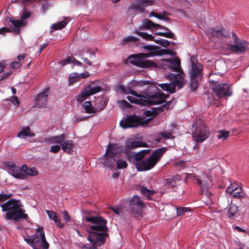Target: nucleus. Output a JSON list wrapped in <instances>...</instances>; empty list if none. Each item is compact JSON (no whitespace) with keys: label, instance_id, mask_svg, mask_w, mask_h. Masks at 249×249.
Masks as SVG:
<instances>
[{"label":"nucleus","instance_id":"obj_1","mask_svg":"<svg viewBox=\"0 0 249 249\" xmlns=\"http://www.w3.org/2000/svg\"><path fill=\"white\" fill-rule=\"evenodd\" d=\"M162 68L166 72L165 73L166 77L172 82L159 84L158 86L163 90L173 93L176 91V86L180 89L186 84V80L180 63H165L162 65Z\"/></svg>","mask_w":249,"mask_h":249},{"label":"nucleus","instance_id":"obj_2","mask_svg":"<svg viewBox=\"0 0 249 249\" xmlns=\"http://www.w3.org/2000/svg\"><path fill=\"white\" fill-rule=\"evenodd\" d=\"M163 54H169L172 58H166L162 61L165 62H181L177 53L169 49H162L147 53H140L129 55L124 62H154L151 60H144L146 58L153 56H161Z\"/></svg>","mask_w":249,"mask_h":249},{"label":"nucleus","instance_id":"obj_3","mask_svg":"<svg viewBox=\"0 0 249 249\" xmlns=\"http://www.w3.org/2000/svg\"><path fill=\"white\" fill-rule=\"evenodd\" d=\"M0 207L2 212H6L4 215L6 220L13 219L15 221H18L28 217V214L25 213V211L22 209V206L18 200L11 199L1 204Z\"/></svg>","mask_w":249,"mask_h":249},{"label":"nucleus","instance_id":"obj_4","mask_svg":"<svg viewBox=\"0 0 249 249\" xmlns=\"http://www.w3.org/2000/svg\"><path fill=\"white\" fill-rule=\"evenodd\" d=\"M165 147L156 149L153 153L146 160L136 161L135 166L138 171H145L153 168L159 162L164 153L166 151Z\"/></svg>","mask_w":249,"mask_h":249},{"label":"nucleus","instance_id":"obj_5","mask_svg":"<svg viewBox=\"0 0 249 249\" xmlns=\"http://www.w3.org/2000/svg\"><path fill=\"white\" fill-rule=\"evenodd\" d=\"M224 71H218L217 73L221 76ZM216 73L217 72L212 73L209 76V82L212 89H213L214 92L219 98L231 96L232 95L231 85H229L228 84L226 83L220 84L218 81L211 78L212 76Z\"/></svg>","mask_w":249,"mask_h":249},{"label":"nucleus","instance_id":"obj_6","mask_svg":"<svg viewBox=\"0 0 249 249\" xmlns=\"http://www.w3.org/2000/svg\"><path fill=\"white\" fill-rule=\"evenodd\" d=\"M193 127L194 130L192 136L196 142H202L209 137L210 135L209 128L201 121L194 122Z\"/></svg>","mask_w":249,"mask_h":249},{"label":"nucleus","instance_id":"obj_7","mask_svg":"<svg viewBox=\"0 0 249 249\" xmlns=\"http://www.w3.org/2000/svg\"><path fill=\"white\" fill-rule=\"evenodd\" d=\"M25 240L34 249H46L47 243L42 228H38L32 237L27 238Z\"/></svg>","mask_w":249,"mask_h":249},{"label":"nucleus","instance_id":"obj_8","mask_svg":"<svg viewBox=\"0 0 249 249\" xmlns=\"http://www.w3.org/2000/svg\"><path fill=\"white\" fill-rule=\"evenodd\" d=\"M119 148V146L118 144L109 143L104 157L100 159V162L105 166L112 168L115 164V157L117 153L120 152Z\"/></svg>","mask_w":249,"mask_h":249},{"label":"nucleus","instance_id":"obj_9","mask_svg":"<svg viewBox=\"0 0 249 249\" xmlns=\"http://www.w3.org/2000/svg\"><path fill=\"white\" fill-rule=\"evenodd\" d=\"M191 177H193L197 183L200 185L202 194L207 197L210 201L212 200V194L209 191L210 187L212 185V177L202 173L200 177H196L190 174Z\"/></svg>","mask_w":249,"mask_h":249},{"label":"nucleus","instance_id":"obj_10","mask_svg":"<svg viewBox=\"0 0 249 249\" xmlns=\"http://www.w3.org/2000/svg\"><path fill=\"white\" fill-rule=\"evenodd\" d=\"M190 86L193 91L196 90L198 86V81L202 77V66L201 63H191Z\"/></svg>","mask_w":249,"mask_h":249},{"label":"nucleus","instance_id":"obj_11","mask_svg":"<svg viewBox=\"0 0 249 249\" xmlns=\"http://www.w3.org/2000/svg\"><path fill=\"white\" fill-rule=\"evenodd\" d=\"M129 207L131 214L136 218H140L142 217V211L145 205L140 197L136 195L130 198Z\"/></svg>","mask_w":249,"mask_h":249},{"label":"nucleus","instance_id":"obj_12","mask_svg":"<svg viewBox=\"0 0 249 249\" xmlns=\"http://www.w3.org/2000/svg\"><path fill=\"white\" fill-rule=\"evenodd\" d=\"M119 90L124 94H130L133 96H128L127 99L131 103H134L142 105H146V97L142 94L138 93L136 91L132 90L129 87L125 88L124 86H120Z\"/></svg>","mask_w":249,"mask_h":249},{"label":"nucleus","instance_id":"obj_13","mask_svg":"<svg viewBox=\"0 0 249 249\" xmlns=\"http://www.w3.org/2000/svg\"><path fill=\"white\" fill-rule=\"evenodd\" d=\"M142 119L135 115H127L120 122V126L124 129L137 127L142 125Z\"/></svg>","mask_w":249,"mask_h":249},{"label":"nucleus","instance_id":"obj_14","mask_svg":"<svg viewBox=\"0 0 249 249\" xmlns=\"http://www.w3.org/2000/svg\"><path fill=\"white\" fill-rule=\"evenodd\" d=\"M85 220L93 224L90 226L93 231H105L107 229V221L100 216H86Z\"/></svg>","mask_w":249,"mask_h":249},{"label":"nucleus","instance_id":"obj_15","mask_svg":"<svg viewBox=\"0 0 249 249\" xmlns=\"http://www.w3.org/2000/svg\"><path fill=\"white\" fill-rule=\"evenodd\" d=\"M107 235V234L105 232L98 233L94 231H90L88 239L95 249L105 243Z\"/></svg>","mask_w":249,"mask_h":249},{"label":"nucleus","instance_id":"obj_16","mask_svg":"<svg viewBox=\"0 0 249 249\" xmlns=\"http://www.w3.org/2000/svg\"><path fill=\"white\" fill-rule=\"evenodd\" d=\"M145 143L135 139H127L125 142L124 147L119 146V151L125 153H129L131 150L138 147H144Z\"/></svg>","mask_w":249,"mask_h":249},{"label":"nucleus","instance_id":"obj_17","mask_svg":"<svg viewBox=\"0 0 249 249\" xmlns=\"http://www.w3.org/2000/svg\"><path fill=\"white\" fill-rule=\"evenodd\" d=\"M101 90L100 86L90 85L83 89L77 96L78 102H83L88 97L99 92Z\"/></svg>","mask_w":249,"mask_h":249},{"label":"nucleus","instance_id":"obj_18","mask_svg":"<svg viewBox=\"0 0 249 249\" xmlns=\"http://www.w3.org/2000/svg\"><path fill=\"white\" fill-rule=\"evenodd\" d=\"M226 192L233 197L241 198L244 196L242 187L237 182L231 183L226 190Z\"/></svg>","mask_w":249,"mask_h":249},{"label":"nucleus","instance_id":"obj_19","mask_svg":"<svg viewBox=\"0 0 249 249\" xmlns=\"http://www.w3.org/2000/svg\"><path fill=\"white\" fill-rule=\"evenodd\" d=\"M149 96L146 97V102L147 105L148 104L152 105H159L165 102V99L167 96L163 93L159 92L156 94L153 92L150 93Z\"/></svg>","mask_w":249,"mask_h":249},{"label":"nucleus","instance_id":"obj_20","mask_svg":"<svg viewBox=\"0 0 249 249\" xmlns=\"http://www.w3.org/2000/svg\"><path fill=\"white\" fill-rule=\"evenodd\" d=\"M235 45H231L232 50L235 52L244 53L248 49L249 43L247 41L239 39L235 33L232 34Z\"/></svg>","mask_w":249,"mask_h":249},{"label":"nucleus","instance_id":"obj_21","mask_svg":"<svg viewBox=\"0 0 249 249\" xmlns=\"http://www.w3.org/2000/svg\"><path fill=\"white\" fill-rule=\"evenodd\" d=\"M153 2V0H136L132 2L130 7L132 9L142 13L146 7L152 5Z\"/></svg>","mask_w":249,"mask_h":249},{"label":"nucleus","instance_id":"obj_22","mask_svg":"<svg viewBox=\"0 0 249 249\" xmlns=\"http://www.w3.org/2000/svg\"><path fill=\"white\" fill-rule=\"evenodd\" d=\"M168 107L165 105H163L159 108H157V111H154V110H145L144 111V115L146 117H150L149 118L143 120L142 119V121L143 122L142 123L143 124H142V126H144L148 124V122L150 121L153 118L155 117L157 114L158 111H160L161 112L164 111L165 110H167Z\"/></svg>","mask_w":249,"mask_h":249},{"label":"nucleus","instance_id":"obj_23","mask_svg":"<svg viewBox=\"0 0 249 249\" xmlns=\"http://www.w3.org/2000/svg\"><path fill=\"white\" fill-rule=\"evenodd\" d=\"M209 32L212 36H217L218 38L228 37L230 36L228 31L221 27L210 28L209 30Z\"/></svg>","mask_w":249,"mask_h":249},{"label":"nucleus","instance_id":"obj_24","mask_svg":"<svg viewBox=\"0 0 249 249\" xmlns=\"http://www.w3.org/2000/svg\"><path fill=\"white\" fill-rule=\"evenodd\" d=\"M36 106L37 107H42L45 106L47 102V91H44L37 95L36 99Z\"/></svg>","mask_w":249,"mask_h":249},{"label":"nucleus","instance_id":"obj_25","mask_svg":"<svg viewBox=\"0 0 249 249\" xmlns=\"http://www.w3.org/2000/svg\"><path fill=\"white\" fill-rule=\"evenodd\" d=\"M8 173L15 178L19 179H24L25 175L22 170V167L20 168L18 166H16L14 168L8 170Z\"/></svg>","mask_w":249,"mask_h":249},{"label":"nucleus","instance_id":"obj_26","mask_svg":"<svg viewBox=\"0 0 249 249\" xmlns=\"http://www.w3.org/2000/svg\"><path fill=\"white\" fill-rule=\"evenodd\" d=\"M94 105L97 113L103 110L106 107L107 103L103 98L99 97L96 99Z\"/></svg>","mask_w":249,"mask_h":249},{"label":"nucleus","instance_id":"obj_27","mask_svg":"<svg viewBox=\"0 0 249 249\" xmlns=\"http://www.w3.org/2000/svg\"><path fill=\"white\" fill-rule=\"evenodd\" d=\"M48 215L51 219L54 222L58 227L63 228L65 227V224L61 223L60 218L58 217L56 213L54 212L48 211Z\"/></svg>","mask_w":249,"mask_h":249},{"label":"nucleus","instance_id":"obj_28","mask_svg":"<svg viewBox=\"0 0 249 249\" xmlns=\"http://www.w3.org/2000/svg\"><path fill=\"white\" fill-rule=\"evenodd\" d=\"M61 145L64 152L68 154H70L72 152V148L73 146V143L71 140H67L62 142Z\"/></svg>","mask_w":249,"mask_h":249},{"label":"nucleus","instance_id":"obj_29","mask_svg":"<svg viewBox=\"0 0 249 249\" xmlns=\"http://www.w3.org/2000/svg\"><path fill=\"white\" fill-rule=\"evenodd\" d=\"M160 25L154 23L148 18H145L143 21L142 28L145 29H151L152 28H159Z\"/></svg>","mask_w":249,"mask_h":249},{"label":"nucleus","instance_id":"obj_30","mask_svg":"<svg viewBox=\"0 0 249 249\" xmlns=\"http://www.w3.org/2000/svg\"><path fill=\"white\" fill-rule=\"evenodd\" d=\"M22 170L23 173H25L28 176H35L37 174V171L34 167H28L25 164L22 166Z\"/></svg>","mask_w":249,"mask_h":249},{"label":"nucleus","instance_id":"obj_31","mask_svg":"<svg viewBox=\"0 0 249 249\" xmlns=\"http://www.w3.org/2000/svg\"><path fill=\"white\" fill-rule=\"evenodd\" d=\"M83 107L87 113H96L94 106L93 107L89 101L85 102L83 105Z\"/></svg>","mask_w":249,"mask_h":249},{"label":"nucleus","instance_id":"obj_32","mask_svg":"<svg viewBox=\"0 0 249 249\" xmlns=\"http://www.w3.org/2000/svg\"><path fill=\"white\" fill-rule=\"evenodd\" d=\"M65 135L62 134L59 136L51 137L48 138V142L50 143H61L64 141Z\"/></svg>","mask_w":249,"mask_h":249},{"label":"nucleus","instance_id":"obj_33","mask_svg":"<svg viewBox=\"0 0 249 249\" xmlns=\"http://www.w3.org/2000/svg\"><path fill=\"white\" fill-rule=\"evenodd\" d=\"M34 136L35 134L30 132V128L29 126H26V127L24 128L22 130L18 132L17 135V136L18 137H21L22 136L33 137Z\"/></svg>","mask_w":249,"mask_h":249},{"label":"nucleus","instance_id":"obj_34","mask_svg":"<svg viewBox=\"0 0 249 249\" xmlns=\"http://www.w3.org/2000/svg\"><path fill=\"white\" fill-rule=\"evenodd\" d=\"M10 22L14 25V26L17 29L16 30V33H19V28L24 25L23 21L19 19H14L12 18H10L9 19Z\"/></svg>","mask_w":249,"mask_h":249},{"label":"nucleus","instance_id":"obj_35","mask_svg":"<svg viewBox=\"0 0 249 249\" xmlns=\"http://www.w3.org/2000/svg\"><path fill=\"white\" fill-rule=\"evenodd\" d=\"M80 76L79 73L76 72H72L69 75V85H71L79 81Z\"/></svg>","mask_w":249,"mask_h":249},{"label":"nucleus","instance_id":"obj_36","mask_svg":"<svg viewBox=\"0 0 249 249\" xmlns=\"http://www.w3.org/2000/svg\"><path fill=\"white\" fill-rule=\"evenodd\" d=\"M159 28H160L161 29H164L166 31H167V32L163 33V36L167 37V38H172L174 39H176V37L175 35H174V34L173 33H172L170 31V30L169 29H168V28H167L165 26L160 25V27Z\"/></svg>","mask_w":249,"mask_h":249},{"label":"nucleus","instance_id":"obj_37","mask_svg":"<svg viewBox=\"0 0 249 249\" xmlns=\"http://www.w3.org/2000/svg\"><path fill=\"white\" fill-rule=\"evenodd\" d=\"M218 134L217 135L218 139L222 140L223 141L228 138L230 135V131L225 130H220L217 131Z\"/></svg>","mask_w":249,"mask_h":249},{"label":"nucleus","instance_id":"obj_38","mask_svg":"<svg viewBox=\"0 0 249 249\" xmlns=\"http://www.w3.org/2000/svg\"><path fill=\"white\" fill-rule=\"evenodd\" d=\"M238 212L237 206L234 204H231L228 210V215L229 217L235 216L236 213Z\"/></svg>","mask_w":249,"mask_h":249},{"label":"nucleus","instance_id":"obj_39","mask_svg":"<svg viewBox=\"0 0 249 249\" xmlns=\"http://www.w3.org/2000/svg\"><path fill=\"white\" fill-rule=\"evenodd\" d=\"M160 89L159 88L154 84H150L147 86L146 90V94L147 97L149 96V94H151L150 93L153 92L154 94H156L159 92Z\"/></svg>","mask_w":249,"mask_h":249},{"label":"nucleus","instance_id":"obj_40","mask_svg":"<svg viewBox=\"0 0 249 249\" xmlns=\"http://www.w3.org/2000/svg\"><path fill=\"white\" fill-rule=\"evenodd\" d=\"M134 33L146 40L150 41L154 40V37L152 35L148 34L147 33L141 32L137 30H135Z\"/></svg>","mask_w":249,"mask_h":249},{"label":"nucleus","instance_id":"obj_41","mask_svg":"<svg viewBox=\"0 0 249 249\" xmlns=\"http://www.w3.org/2000/svg\"><path fill=\"white\" fill-rule=\"evenodd\" d=\"M141 191L143 195L148 198L155 193V191L149 190L144 186L141 187Z\"/></svg>","mask_w":249,"mask_h":249},{"label":"nucleus","instance_id":"obj_42","mask_svg":"<svg viewBox=\"0 0 249 249\" xmlns=\"http://www.w3.org/2000/svg\"><path fill=\"white\" fill-rule=\"evenodd\" d=\"M67 23L68 22L65 20L61 21L60 22L53 24L52 26V29L55 30H61L64 28L66 26Z\"/></svg>","mask_w":249,"mask_h":249},{"label":"nucleus","instance_id":"obj_43","mask_svg":"<svg viewBox=\"0 0 249 249\" xmlns=\"http://www.w3.org/2000/svg\"><path fill=\"white\" fill-rule=\"evenodd\" d=\"M138 67L142 68H152L158 67V63H133Z\"/></svg>","mask_w":249,"mask_h":249},{"label":"nucleus","instance_id":"obj_44","mask_svg":"<svg viewBox=\"0 0 249 249\" xmlns=\"http://www.w3.org/2000/svg\"><path fill=\"white\" fill-rule=\"evenodd\" d=\"M116 163L117 168L119 169H124L127 167V163L124 160L119 159L117 161Z\"/></svg>","mask_w":249,"mask_h":249},{"label":"nucleus","instance_id":"obj_45","mask_svg":"<svg viewBox=\"0 0 249 249\" xmlns=\"http://www.w3.org/2000/svg\"><path fill=\"white\" fill-rule=\"evenodd\" d=\"M165 181L168 188H172L176 185V181L173 178H166Z\"/></svg>","mask_w":249,"mask_h":249},{"label":"nucleus","instance_id":"obj_46","mask_svg":"<svg viewBox=\"0 0 249 249\" xmlns=\"http://www.w3.org/2000/svg\"><path fill=\"white\" fill-rule=\"evenodd\" d=\"M186 161L184 160H180L178 161H175L174 162V165L178 168H182L185 167Z\"/></svg>","mask_w":249,"mask_h":249},{"label":"nucleus","instance_id":"obj_47","mask_svg":"<svg viewBox=\"0 0 249 249\" xmlns=\"http://www.w3.org/2000/svg\"><path fill=\"white\" fill-rule=\"evenodd\" d=\"M139 40V38L133 36H129L126 37H125L123 39V42L124 43L128 42H135Z\"/></svg>","mask_w":249,"mask_h":249},{"label":"nucleus","instance_id":"obj_48","mask_svg":"<svg viewBox=\"0 0 249 249\" xmlns=\"http://www.w3.org/2000/svg\"><path fill=\"white\" fill-rule=\"evenodd\" d=\"M177 215L180 216L183 215L185 212L188 211V209L185 207H180L177 208Z\"/></svg>","mask_w":249,"mask_h":249},{"label":"nucleus","instance_id":"obj_49","mask_svg":"<svg viewBox=\"0 0 249 249\" xmlns=\"http://www.w3.org/2000/svg\"><path fill=\"white\" fill-rule=\"evenodd\" d=\"M59 62H80L76 60L72 55L68 56L66 59H63Z\"/></svg>","mask_w":249,"mask_h":249},{"label":"nucleus","instance_id":"obj_50","mask_svg":"<svg viewBox=\"0 0 249 249\" xmlns=\"http://www.w3.org/2000/svg\"><path fill=\"white\" fill-rule=\"evenodd\" d=\"M13 105L18 106L19 105V101L18 98L17 96H12L9 100Z\"/></svg>","mask_w":249,"mask_h":249},{"label":"nucleus","instance_id":"obj_51","mask_svg":"<svg viewBox=\"0 0 249 249\" xmlns=\"http://www.w3.org/2000/svg\"><path fill=\"white\" fill-rule=\"evenodd\" d=\"M12 196V194H0V203L5 201Z\"/></svg>","mask_w":249,"mask_h":249},{"label":"nucleus","instance_id":"obj_52","mask_svg":"<svg viewBox=\"0 0 249 249\" xmlns=\"http://www.w3.org/2000/svg\"><path fill=\"white\" fill-rule=\"evenodd\" d=\"M110 208L117 215H121L123 213L122 209L120 207H112Z\"/></svg>","mask_w":249,"mask_h":249},{"label":"nucleus","instance_id":"obj_53","mask_svg":"<svg viewBox=\"0 0 249 249\" xmlns=\"http://www.w3.org/2000/svg\"><path fill=\"white\" fill-rule=\"evenodd\" d=\"M144 156V154L140 151L135 154L134 158L136 161H141V160L142 159Z\"/></svg>","mask_w":249,"mask_h":249},{"label":"nucleus","instance_id":"obj_54","mask_svg":"<svg viewBox=\"0 0 249 249\" xmlns=\"http://www.w3.org/2000/svg\"><path fill=\"white\" fill-rule=\"evenodd\" d=\"M120 106L123 108H129L130 107V104L125 100H122L119 102Z\"/></svg>","mask_w":249,"mask_h":249},{"label":"nucleus","instance_id":"obj_55","mask_svg":"<svg viewBox=\"0 0 249 249\" xmlns=\"http://www.w3.org/2000/svg\"><path fill=\"white\" fill-rule=\"evenodd\" d=\"M160 135H161L165 139H170L172 137L171 133L167 131H164L162 133H160Z\"/></svg>","mask_w":249,"mask_h":249},{"label":"nucleus","instance_id":"obj_56","mask_svg":"<svg viewBox=\"0 0 249 249\" xmlns=\"http://www.w3.org/2000/svg\"><path fill=\"white\" fill-rule=\"evenodd\" d=\"M157 18L159 19L167 21H171V19L169 18L164 15H163L161 14H158V17H157Z\"/></svg>","mask_w":249,"mask_h":249},{"label":"nucleus","instance_id":"obj_57","mask_svg":"<svg viewBox=\"0 0 249 249\" xmlns=\"http://www.w3.org/2000/svg\"><path fill=\"white\" fill-rule=\"evenodd\" d=\"M60 146H59L58 145H53L51 147L50 151L51 152L56 153H57L60 150Z\"/></svg>","mask_w":249,"mask_h":249},{"label":"nucleus","instance_id":"obj_58","mask_svg":"<svg viewBox=\"0 0 249 249\" xmlns=\"http://www.w3.org/2000/svg\"><path fill=\"white\" fill-rule=\"evenodd\" d=\"M63 219L66 222H69L71 220V216L69 215L67 211L63 212Z\"/></svg>","mask_w":249,"mask_h":249},{"label":"nucleus","instance_id":"obj_59","mask_svg":"<svg viewBox=\"0 0 249 249\" xmlns=\"http://www.w3.org/2000/svg\"><path fill=\"white\" fill-rule=\"evenodd\" d=\"M11 32L10 29L7 27H2L0 28V34L4 35L7 33H10Z\"/></svg>","mask_w":249,"mask_h":249},{"label":"nucleus","instance_id":"obj_60","mask_svg":"<svg viewBox=\"0 0 249 249\" xmlns=\"http://www.w3.org/2000/svg\"><path fill=\"white\" fill-rule=\"evenodd\" d=\"M170 45V42L166 39H161L160 45L164 47H167Z\"/></svg>","mask_w":249,"mask_h":249},{"label":"nucleus","instance_id":"obj_61","mask_svg":"<svg viewBox=\"0 0 249 249\" xmlns=\"http://www.w3.org/2000/svg\"><path fill=\"white\" fill-rule=\"evenodd\" d=\"M30 17V13L29 12H24L22 14L21 17V18L22 21Z\"/></svg>","mask_w":249,"mask_h":249},{"label":"nucleus","instance_id":"obj_62","mask_svg":"<svg viewBox=\"0 0 249 249\" xmlns=\"http://www.w3.org/2000/svg\"><path fill=\"white\" fill-rule=\"evenodd\" d=\"M89 75V72L88 71H85L83 73H82L81 74L79 73V76H80V80H81V79H84L87 78Z\"/></svg>","mask_w":249,"mask_h":249},{"label":"nucleus","instance_id":"obj_63","mask_svg":"<svg viewBox=\"0 0 249 249\" xmlns=\"http://www.w3.org/2000/svg\"><path fill=\"white\" fill-rule=\"evenodd\" d=\"M144 48L149 50V51H152L151 52H152L155 51L161 50L162 49H160L158 47L157 49H154V47L152 46H146L144 47Z\"/></svg>","mask_w":249,"mask_h":249},{"label":"nucleus","instance_id":"obj_64","mask_svg":"<svg viewBox=\"0 0 249 249\" xmlns=\"http://www.w3.org/2000/svg\"><path fill=\"white\" fill-rule=\"evenodd\" d=\"M26 56V53H21V54H19L18 55L17 58L19 61H22V60H24V59L25 58Z\"/></svg>","mask_w":249,"mask_h":249}]
</instances>
